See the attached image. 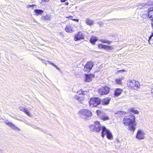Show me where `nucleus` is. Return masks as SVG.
I'll return each instance as SVG.
<instances>
[{
	"label": "nucleus",
	"instance_id": "obj_1",
	"mask_svg": "<svg viewBox=\"0 0 153 153\" xmlns=\"http://www.w3.org/2000/svg\"><path fill=\"white\" fill-rule=\"evenodd\" d=\"M89 127L91 131L97 133L100 132V130H101V137L103 138L106 135L108 139L111 140L113 139V136L111 131L104 126H102L98 121L95 122L94 124L90 125Z\"/></svg>",
	"mask_w": 153,
	"mask_h": 153
},
{
	"label": "nucleus",
	"instance_id": "obj_2",
	"mask_svg": "<svg viewBox=\"0 0 153 153\" xmlns=\"http://www.w3.org/2000/svg\"><path fill=\"white\" fill-rule=\"evenodd\" d=\"M79 113L80 116L86 120L89 119L91 116L92 114L90 110L86 109H81L79 111Z\"/></svg>",
	"mask_w": 153,
	"mask_h": 153
},
{
	"label": "nucleus",
	"instance_id": "obj_3",
	"mask_svg": "<svg viewBox=\"0 0 153 153\" xmlns=\"http://www.w3.org/2000/svg\"><path fill=\"white\" fill-rule=\"evenodd\" d=\"M142 7H138V9H144L145 8L148 9V16L149 18L153 21V7H151V6L149 4L145 3L142 4Z\"/></svg>",
	"mask_w": 153,
	"mask_h": 153
},
{
	"label": "nucleus",
	"instance_id": "obj_4",
	"mask_svg": "<svg viewBox=\"0 0 153 153\" xmlns=\"http://www.w3.org/2000/svg\"><path fill=\"white\" fill-rule=\"evenodd\" d=\"M135 120L134 116L131 115L125 117L123 120V124L126 126H129L133 124Z\"/></svg>",
	"mask_w": 153,
	"mask_h": 153
},
{
	"label": "nucleus",
	"instance_id": "obj_5",
	"mask_svg": "<svg viewBox=\"0 0 153 153\" xmlns=\"http://www.w3.org/2000/svg\"><path fill=\"white\" fill-rule=\"evenodd\" d=\"M101 102L100 99L97 97L91 98L89 102L90 107L93 108L96 107Z\"/></svg>",
	"mask_w": 153,
	"mask_h": 153
},
{
	"label": "nucleus",
	"instance_id": "obj_6",
	"mask_svg": "<svg viewBox=\"0 0 153 153\" xmlns=\"http://www.w3.org/2000/svg\"><path fill=\"white\" fill-rule=\"evenodd\" d=\"M94 65V63L93 62L91 61L88 62L84 66V71L88 72H90Z\"/></svg>",
	"mask_w": 153,
	"mask_h": 153
},
{
	"label": "nucleus",
	"instance_id": "obj_7",
	"mask_svg": "<svg viewBox=\"0 0 153 153\" xmlns=\"http://www.w3.org/2000/svg\"><path fill=\"white\" fill-rule=\"evenodd\" d=\"M96 112L100 118L103 120L105 121L109 119V117L106 115V114L103 112L97 110Z\"/></svg>",
	"mask_w": 153,
	"mask_h": 153
},
{
	"label": "nucleus",
	"instance_id": "obj_8",
	"mask_svg": "<svg viewBox=\"0 0 153 153\" xmlns=\"http://www.w3.org/2000/svg\"><path fill=\"white\" fill-rule=\"evenodd\" d=\"M110 91V88L108 86H105L100 89L99 90V93L100 95H104L108 94Z\"/></svg>",
	"mask_w": 153,
	"mask_h": 153
},
{
	"label": "nucleus",
	"instance_id": "obj_9",
	"mask_svg": "<svg viewBox=\"0 0 153 153\" xmlns=\"http://www.w3.org/2000/svg\"><path fill=\"white\" fill-rule=\"evenodd\" d=\"M129 85L132 89L134 90H136L139 87L138 82L134 80L131 81Z\"/></svg>",
	"mask_w": 153,
	"mask_h": 153
},
{
	"label": "nucleus",
	"instance_id": "obj_10",
	"mask_svg": "<svg viewBox=\"0 0 153 153\" xmlns=\"http://www.w3.org/2000/svg\"><path fill=\"white\" fill-rule=\"evenodd\" d=\"M94 75L93 74H85V81L86 82H89L92 81V79L94 78Z\"/></svg>",
	"mask_w": 153,
	"mask_h": 153
},
{
	"label": "nucleus",
	"instance_id": "obj_11",
	"mask_svg": "<svg viewBox=\"0 0 153 153\" xmlns=\"http://www.w3.org/2000/svg\"><path fill=\"white\" fill-rule=\"evenodd\" d=\"M136 137L138 140H142L144 138V134L141 130H138L137 131Z\"/></svg>",
	"mask_w": 153,
	"mask_h": 153
},
{
	"label": "nucleus",
	"instance_id": "obj_12",
	"mask_svg": "<svg viewBox=\"0 0 153 153\" xmlns=\"http://www.w3.org/2000/svg\"><path fill=\"white\" fill-rule=\"evenodd\" d=\"M84 37L83 35L81 32H79L78 33L75 35L74 40L77 41L81 39H83Z\"/></svg>",
	"mask_w": 153,
	"mask_h": 153
},
{
	"label": "nucleus",
	"instance_id": "obj_13",
	"mask_svg": "<svg viewBox=\"0 0 153 153\" xmlns=\"http://www.w3.org/2000/svg\"><path fill=\"white\" fill-rule=\"evenodd\" d=\"M73 29V26L72 25L69 24L66 26L65 30L67 32L71 33L74 31Z\"/></svg>",
	"mask_w": 153,
	"mask_h": 153
},
{
	"label": "nucleus",
	"instance_id": "obj_14",
	"mask_svg": "<svg viewBox=\"0 0 153 153\" xmlns=\"http://www.w3.org/2000/svg\"><path fill=\"white\" fill-rule=\"evenodd\" d=\"M74 99L77 100L80 102L81 103L84 100V95H76L74 97Z\"/></svg>",
	"mask_w": 153,
	"mask_h": 153
},
{
	"label": "nucleus",
	"instance_id": "obj_15",
	"mask_svg": "<svg viewBox=\"0 0 153 153\" xmlns=\"http://www.w3.org/2000/svg\"><path fill=\"white\" fill-rule=\"evenodd\" d=\"M123 91V90L120 88H117L114 91V95L115 96L117 97L121 94Z\"/></svg>",
	"mask_w": 153,
	"mask_h": 153
},
{
	"label": "nucleus",
	"instance_id": "obj_16",
	"mask_svg": "<svg viewBox=\"0 0 153 153\" xmlns=\"http://www.w3.org/2000/svg\"><path fill=\"white\" fill-rule=\"evenodd\" d=\"M99 48L100 49H104L105 50H110V47L102 44H99L98 45Z\"/></svg>",
	"mask_w": 153,
	"mask_h": 153
},
{
	"label": "nucleus",
	"instance_id": "obj_17",
	"mask_svg": "<svg viewBox=\"0 0 153 153\" xmlns=\"http://www.w3.org/2000/svg\"><path fill=\"white\" fill-rule=\"evenodd\" d=\"M111 100V98L109 97H107L102 100V103L103 105H108Z\"/></svg>",
	"mask_w": 153,
	"mask_h": 153
},
{
	"label": "nucleus",
	"instance_id": "obj_18",
	"mask_svg": "<svg viewBox=\"0 0 153 153\" xmlns=\"http://www.w3.org/2000/svg\"><path fill=\"white\" fill-rule=\"evenodd\" d=\"M19 109L21 111L24 112L26 114L30 116V114L29 112L27 111V109L23 107H20L19 108Z\"/></svg>",
	"mask_w": 153,
	"mask_h": 153
},
{
	"label": "nucleus",
	"instance_id": "obj_19",
	"mask_svg": "<svg viewBox=\"0 0 153 153\" xmlns=\"http://www.w3.org/2000/svg\"><path fill=\"white\" fill-rule=\"evenodd\" d=\"M85 22L87 25L90 26L92 25L94 23V21L93 20H91L88 18L86 19Z\"/></svg>",
	"mask_w": 153,
	"mask_h": 153
},
{
	"label": "nucleus",
	"instance_id": "obj_20",
	"mask_svg": "<svg viewBox=\"0 0 153 153\" xmlns=\"http://www.w3.org/2000/svg\"><path fill=\"white\" fill-rule=\"evenodd\" d=\"M97 37L93 36L91 37L90 39V42L93 45H94L96 42L97 41Z\"/></svg>",
	"mask_w": 153,
	"mask_h": 153
},
{
	"label": "nucleus",
	"instance_id": "obj_21",
	"mask_svg": "<svg viewBox=\"0 0 153 153\" xmlns=\"http://www.w3.org/2000/svg\"><path fill=\"white\" fill-rule=\"evenodd\" d=\"M34 12L36 13L37 15H42L44 11L40 9H36L34 10Z\"/></svg>",
	"mask_w": 153,
	"mask_h": 153
},
{
	"label": "nucleus",
	"instance_id": "obj_22",
	"mask_svg": "<svg viewBox=\"0 0 153 153\" xmlns=\"http://www.w3.org/2000/svg\"><path fill=\"white\" fill-rule=\"evenodd\" d=\"M128 129L131 131H132L134 132L135 129V126L133 124L132 125H129L128 127Z\"/></svg>",
	"mask_w": 153,
	"mask_h": 153
},
{
	"label": "nucleus",
	"instance_id": "obj_23",
	"mask_svg": "<svg viewBox=\"0 0 153 153\" xmlns=\"http://www.w3.org/2000/svg\"><path fill=\"white\" fill-rule=\"evenodd\" d=\"M12 129L15 130H18L19 131H20V129L17 126H16L13 123H12L10 126Z\"/></svg>",
	"mask_w": 153,
	"mask_h": 153
},
{
	"label": "nucleus",
	"instance_id": "obj_24",
	"mask_svg": "<svg viewBox=\"0 0 153 153\" xmlns=\"http://www.w3.org/2000/svg\"><path fill=\"white\" fill-rule=\"evenodd\" d=\"M85 92H86L83 91L82 89H80L79 91H78L77 92V93L78 94V95H84L85 94Z\"/></svg>",
	"mask_w": 153,
	"mask_h": 153
},
{
	"label": "nucleus",
	"instance_id": "obj_25",
	"mask_svg": "<svg viewBox=\"0 0 153 153\" xmlns=\"http://www.w3.org/2000/svg\"><path fill=\"white\" fill-rule=\"evenodd\" d=\"M121 78H119L118 79H115V82L117 84L119 85H120L121 84V80H122Z\"/></svg>",
	"mask_w": 153,
	"mask_h": 153
},
{
	"label": "nucleus",
	"instance_id": "obj_26",
	"mask_svg": "<svg viewBox=\"0 0 153 153\" xmlns=\"http://www.w3.org/2000/svg\"><path fill=\"white\" fill-rule=\"evenodd\" d=\"M100 41L102 42H104V43H107L108 44H110L111 42L107 40H106L104 39H102Z\"/></svg>",
	"mask_w": 153,
	"mask_h": 153
},
{
	"label": "nucleus",
	"instance_id": "obj_27",
	"mask_svg": "<svg viewBox=\"0 0 153 153\" xmlns=\"http://www.w3.org/2000/svg\"><path fill=\"white\" fill-rule=\"evenodd\" d=\"M4 123L6 124L8 126H10L11 124L12 123L8 121V120H6L4 122Z\"/></svg>",
	"mask_w": 153,
	"mask_h": 153
},
{
	"label": "nucleus",
	"instance_id": "obj_28",
	"mask_svg": "<svg viewBox=\"0 0 153 153\" xmlns=\"http://www.w3.org/2000/svg\"><path fill=\"white\" fill-rule=\"evenodd\" d=\"M131 112L134 113V114H138L139 113V112L138 111L134 110L133 108L131 109Z\"/></svg>",
	"mask_w": 153,
	"mask_h": 153
},
{
	"label": "nucleus",
	"instance_id": "obj_29",
	"mask_svg": "<svg viewBox=\"0 0 153 153\" xmlns=\"http://www.w3.org/2000/svg\"><path fill=\"white\" fill-rule=\"evenodd\" d=\"M50 16L48 15H46L44 17V19L45 20L50 19Z\"/></svg>",
	"mask_w": 153,
	"mask_h": 153
},
{
	"label": "nucleus",
	"instance_id": "obj_30",
	"mask_svg": "<svg viewBox=\"0 0 153 153\" xmlns=\"http://www.w3.org/2000/svg\"><path fill=\"white\" fill-rule=\"evenodd\" d=\"M32 126H33V127L34 128H36L38 129H41V130L43 131V132H45V130H43V129H42L40 128H39V127H38L34 125H32Z\"/></svg>",
	"mask_w": 153,
	"mask_h": 153
},
{
	"label": "nucleus",
	"instance_id": "obj_31",
	"mask_svg": "<svg viewBox=\"0 0 153 153\" xmlns=\"http://www.w3.org/2000/svg\"><path fill=\"white\" fill-rule=\"evenodd\" d=\"M152 36H152V34L151 35H150V36L149 37L148 41H149V44H150V40H151V38Z\"/></svg>",
	"mask_w": 153,
	"mask_h": 153
},
{
	"label": "nucleus",
	"instance_id": "obj_32",
	"mask_svg": "<svg viewBox=\"0 0 153 153\" xmlns=\"http://www.w3.org/2000/svg\"><path fill=\"white\" fill-rule=\"evenodd\" d=\"M152 36H152V34L151 35H150V36L149 37L148 41H149V44H150V40H151V38Z\"/></svg>",
	"mask_w": 153,
	"mask_h": 153
},
{
	"label": "nucleus",
	"instance_id": "obj_33",
	"mask_svg": "<svg viewBox=\"0 0 153 153\" xmlns=\"http://www.w3.org/2000/svg\"><path fill=\"white\" fill-rule=\"evenodd\" d=\"M72 20H73L75 22H79V19H71Z\"/></svg>",
	"mask_w": 153,
	"mask_h": 153
},
{
	"label": "nucleus",
	"instance_id": "obj_34",
	"mask_svg": "<svg viewBox=\"0 0 153 153\" xmlns=\"http://www.w3.org/2000/svg\"><path fill=\"white\" fill-rule=\"evenodd\" d=\"M54 67L58 70H60V69L56 65H54Z\"/></svg>",
	"mask_w": 153,
	"mask_h": 153
},
{
	"label": "nucleus",
	"instance_id": "obj_35",
	"mask_svg": "<svg viewBox=\"0 0 153 153\" xmlns=\"http://www.w3.org/2000/svg\"><path fill=\"white\" fill-rule=\"evenodd\" d=\"M34 6V5H28L27 6H28V7H33Z\"/></svg>",
	"mask_w": 153,
	"mask_h": 153
},
{
	"label": "nucleus",
	"instance_id": "obj_36",
	"mask_svg": "<svg viewBox=\"0 0 153 153\" xmlns=\"http://www.w3.org/2000/svg\"><path fill=\"white\" fill-rule=\"evenodd\" d=\"M151 92L153 94V86H152L151 88Z\"/></svg>",
	"mask_w": 153,
	"mask_h": 153
},
{
	"label": "nucleus",
	"instance_id": "obj_37",
	"mask_svg": "<svg viewBox=\"0 0 153 153\" xmlns=\"http://www.w3.org/2000/svg\"><path fill=\"white\" fill-rule=\"evenodd\" d=\"M67 0H60L61 2L62 3L65 2Z\"/></svg>",
	"mask_w": 153,
	"mask_h": 153
},
{
	"label": "nucleus",
	"instance_id": "obj_38",
	"mask_svg": "<svg viewBox=\"0 0 153 153\" xmlns=\"http://www.w3.org/2000/svg\"><path fill=\"white\" fill-rule=\"evenodd\" d=\"M48 62H49V61H48ZM49 62L53 66H54V65H54L53 63H51V62Z\"/></svg>",
	"mask_w": 153,
	"mask_h": 153
},
{
	"label": "nucleus",
	"instance_id": "obj_39",
	"mask_svg": "<svg viewBox=\"0 0 153 153\" xmlns=\"http://www.w3.org/2000/svg\"><path fill=\"white\" fill-rule=\"evenodd\" d=\"M42 1H44L45 2H48L49 1V0H42Z\"/></svg>",
	"mask_w": 153,
	"mask_h": 153
},
{
	"label": "nucleus",
	"instance_id": "obj_40",
	"mask_svg": "<svg viewBox=\"0 0 153 153\" xmlns=\"http://www.w3.org/2000/svg\"><path fill=\"white\" fill-rule=\"evenodd\" d=\"M65 4L66 5H68L69 4V3L68 2H66Z\"/></svg>",
	"mask_w": 153,
	"mask_h": 153
},
{
	"label": "nucleus",
	"instance_id": "obj_41",
	"mask_svg": "<svg viewBox=\"0 0 153 153\" xmlns=\"http://www.w3.org/2000/svg\"><path fill=\"white\" fill-rule=\"evenodd\" d=\"M125 71L124 70H119V72H120V71Z\"/></svg>",
	"mask_w": 153,
	"mask_h": 153
},
{
	"label": "nucleus",
	"instance_id": "obj_42",
	"mask_svg": "<svg viewBox=\"0 0 153 153\" xmlns=\"http://www.w3.org/2000/svg\"><path fill=\"white\" fill-rule=\"evenodd\" d=\"M73 17V16H68V18H72Z\"/></svg>",
	"mask_w": 153,
	"mask_h": 153
},
{
	"label": "nucleus",
	"instance_id": "obj_43",
	"mask_svg": "<svg viewBox=\"0 0 153 153\" xmlns=\"http://www.w3.org/2000/svg\"><path fill=\"white\" fill-rule=\"evenodd\" d=\"M2 152V150L1 149H0V153H1Z\"/></svg>",
	"mask_w": 153,
	"mask_h": 153
},
{
	"label": "nucleus",
	"instance_id": "obj_44",
	"mask_svg": "<svg viewBox=\"0 0 153 153\" xmlns=\"http://www.w3.org/2000/svg\"><path fill=\"white\" fill-rule=\"evenodd\" d=\"M10 115V116H11L12 117H13V118H14V117H13V116H12V115Z\"/></svg>",
	"mask_w": 153,
	"mask_h": 153
},
{
	"label": "nucleus",
	"instance_id": "obj_45",
	"mask_svg": "<svg viewBox=\"0 0 153 153\" xmlns=\"http://www.w3.org/2000/svg\"><path fill=\"white\" fill-rule=\"evenodd\" d=\"M16 119H17V120H19V119L17 118H15Z\"/></svg>",
	"mask_w": 153,
	"mask_h": 153
},
{
	"label": "nucleus",
	"instance_id": "obj_46",
	"mask_svg": "<svg viewBox=\"0 0 153 153\" xmlns=\"http://www.w3.org/2000/svg\"><path fill=\"white\" fill-rule=\"evenodd\" d=\"M152 36H153V32L152 33Z\"/></svg>",
	"mask_w": 153,
	"mask_h": 153
}]
</instances>
